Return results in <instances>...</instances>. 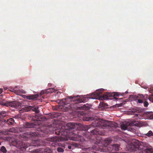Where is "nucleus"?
<instances>
[{
  "mask_svg": "<svg viewBox=\"0 0 153 153\" xmlns=\"http://www.w3.org/2000/svg\"><path fill=\"white\" fill-rule=\"evenodd\" d=\"M78 97V96H71L68 97L67 98L61 100L60 101V104L63 106V107L65 109L66 111L70 110L74 111L75 110L79 109L80 107L78 106V103L82 102H84L86 101L87 98H84L82 97H79L74 100V103L69 104L68 102V100H71L73 99H75Z\"/></svg>",
  "mask_w": 153,
  "mask_h": 153,
  "instance_id": "1",
  "label": "nucleus"
},
{
  "mask_svg": "<svg viewBox=\"0 0 153 153\" xmlns=\"http://www.w3.org/2000/svg\"><path fill=\"white\" fill-rule=\"evenodd\" d=\"M83 120L86 121L94 120L95 122L93 123L92 126L100 128H104L107 127L113 126H111V122L100 120L96 117H85L83 118Z\"/></svg>",
  "mask_w": 153,
  "mask_h": 153,
  "instance_id": "2",
  "label": "nucleus"
},
{
  "mask_svg": "<svg viewBox=\"0 0 153 153\" xmlns=\"http://www.w3.org/2000/svg\"><path fill=\"white\" fill-rule=\"evenodd\" d=\"M104 89L101 88L97 90L96 91L93 93L90 97L92 99H98L100 100H106L110 96V94L107 93L102 96H101L100 94L103 92Z\"/></svg>",
  "mask_w": 153,
  "mask_h": 153,
  "instance_id": "3",
  "label": "nucleus"
},
{
  "mask_svg": "<svg viewBox=\"0 0 153 153\" xmlns=\"http://www.w3.org/2000/svg\"><path fill=\"white\" fill-rule=\"evenodd\" d=\"M140 145V144L138 140H134L131 143L128 145L127 147L129 151L136 152V153H139L141 151Z\"/></svg>",
  "mask_w": 153,
  "mask_h": 153,
  "instance_id": "4",
  "label": "nucleus"
},
{
  "mask_svg": "<svg viewBox=\"0 0 153 153\" xmlns=\"http://www.w3.org/2000/svg\"><path fill=\"white\" fill-rule=\"evenodd\" d=\"M39 134L37 132H33L29 131L23 134L21 136L20 140L26 141L30 137H34L38 136Z\"/></svg>",
  "mask_w": 153,
  "mask_h": 153,
  "instance_id": "5",
  "label": "nucleus"
},
{
  "mask_svg": "<svg viewBox=\"0 0 153 153\" xmlns=\"http://www.w3.org/2000/svg\"><path fill=\"white\" fill-rule=\"evenodd\" d=\"M79 127V124L75 123H68L65 126V129L66 131H67L68 135L69 133L68 130H72L73 131L75 132V131H77Z\"/></svg>",
  "mask_w": 153,
  "mask_h": 153,
  "instance_id": "6",
  "label": "nucleus"
},
{
  "mask_svg": "<svg viewBox=\"0 0 153 153\" xmlns=\"http://www.w3.org/2000/svg\"><path fill=\"white\" fill-rule=\"evenodd\" d=\"M11 144L13 146L16 147L19 149H25L27 148L25 145L24 142L17 139L12 141Z\"/></svg>",
  "mask_w": 153,
  "mask_h": 153,
  "instance_id": "7",
  "label": "nucleus"
},
{
  "mask_svg": "<svg viewBox=\"0 0 153 153\" xmlns=\"http://www.w3.org/2000/svg\"><path fill=\"white\" fill-rule=\"evenodd\" d=\"M2 105L7 107L10 106L17 108L20 106V103L16 101H11L7 102L6 103L2 104Z\"/></svg>",
  "mask_w": 153,
  "mask_h": 153,
  "instance_id": "8",
  "label": "nucleus"
},
{
  "mask_svg": "<svg viewBox=\"0 0 153 153\" xmlns=\"http://www.w3.org/2000/svg\"><path fill=\"white\" fill-rule=\"evenodd\" d=\"M81 132H78V131H77L76 134L75 133L73 132L72 135H73V136H72V137H74V140L80 141H83L85 140V139L83 136L81 135Z\"/></svg>",
  "mask_w": 153,
  "mask_h": 153,
  "instance_id": "9",
  "label": "nucleus"
},
{
  "mask_svg": "<svg viewBox=\"0 0 153 153\" xmlns=\"http://www.w3.org/2000/svg\"><path fill=\"white\" fill-rule=\"evenodd\" d=\"M67 131H66L65 129H62L59 131V130H56L54 131V133H55L56 134L62 136H67L68 135Z\"/></svg>",
  "mask_w": 153,
  "mask_h": 153,
  "instance_id": "10",
  "label": "nucleus"
},
{
  "mask_svg": "<svg viewBox=\"0 0 153 153\" xmlns=\"http://www.w3.org/2000/svg\"><path fill=\"white\" fill-rule=\"evenodd\" d=\"M38 95L36 94H31L28 95H23V97L24 98L29 100H35L38 97Z\"/></svg>",
  "mask_w": 153,
  "mask_h": 153,
  "instance_id": "11",
  "label": "nucleus"
},
{
  "mask_svg": "<svg viewBox=\"0 0 153 153\" xmlns=\"http://www.w3.org/2000/svg\"><path fill=\"white\" fill-rule=\"evenodd\" d=\"M111 141V140L110 139L107 138L105 139L102 142V144L103 146V148L104 147H106L109 145Z\"/></svg>",
  "mask_w": 153,
  "mask_h": 153,
  "instance_id": "12",
  "label": "nucleus"
},
{
  "mask_svg": "<svg viewBox=\"0 0 153 153\" xmlns=\"http://www.w3.org/2000/svg\"><path fill=\"white\" fill-rule=\"evenodd\" d=\"M23 126L24 128H30L34 127V124L33 123H24Z\"/></svg>",
  "mask_w": 153,
  "mask_h": 153,
  "instance_id": "13",
  "label": "nucleus"
},
{
  "mask_svg": "<svg viewBox=\"0 0 153 153\" xmlns=\"http://www.w3.org/2000/svg\"><path fill=\"white\" fill-rule=\"evenodd\" d=\"M102 149L104 150V151L105 152H111L114 151L112 145L108 146L106 147H104V148H102Z\"/></svg>",
  "mask_w": 153,
  "mask_h": 153,
  "instance_id": "14",
  "label": "nucleus"
},
{
  "mask_svg": "<svg viewBox=\"0 0 153 153\" xmlns=\"http://www.w3.org/2000/svg\"><path fill=\"white\" fill-rule=\"evenodd\" d=\"M101 135V132L99 131L97 128H95L91 131V135Z\"/></svg>",
  "mask_w": 153,
  "mask_h": 153,
  "instance_id": "15",
  "label": "nucleus"
},
{
  "mask_svg": "<svg viewBox=\"0 0 153 153\" xmlns=\"http://www.w3.org/2000/svg\"><path fill=\"white\" fill-rule=\"evenodd\" d=\"M55 90L53 88H49L47 89V90L42 91L41 93V95L43 94L47 93L48 94L49 93H51L53 92H54Z\"/></svg>",
  "mask_w": 153,
  "mask_h": 153,
  "instance_id": "16",
  "label": "nucleus"
},
{
  "mask_svg": "<svg viewBox=\"0 0 153 153\" xmlns=\"http://www.w3.org/2000/svg\"><path fill=\"white\" fill-rule=\"evenodd\" d=\"M49 140L51 142H56L59 141L60 140L59 139V137L55 136L50 138Z\"/></svg>",
  "mask_w": 153,
  "mask_h": 153,
  "instance_id": "17",
  "label": "nucleus"
},
{
  "mask_svg": "<svg viewBox=\"0 0 153 153\" xmlns=\"http://www.w3.org/2000/svg\"><path fill=\"white\" fill-rule=\"evenodd\" d=\"M138 102L139 103H142L143 101L142 99H143L144 96L143 94L139 95V96L136 97Z\"/></svg>",
  "mask_w": 153,
  "mask_h": 153,
  "instance_id": "18",
  "label": "nucleus"
},
{
  "mask_svg": "<svg viewBox=\"0 0 153 153\" xmlns=\"http://www.w3.org/2000/svg\"><path fill=\"white\" fill-rule=\"evenodd\" d=\"M147 116L150 119H153V112L147 111L146 112Z\"/></svg>",
  "mask_w": 153,
  "mask_h": 153,
  "instance_id": "19",
  "label": "nucleus"
},
{
  "mask_svg": "<svg viewBox=\"0 0 153 153\" xmlns=\"http://www.w3.org/2000/svg\"><path fill=\"white\" fill-rule=\"evenodd\" d=\"M78 145L75 143H72L71 144V145H68V148L69 149H74V147H78Z\"/></svg>",
  "mask_w": 153,
  "mask_h": 153,
  "instance_id": "20",
  "label": "nucleus"
},
{
  "mask_svg": "<svg viewBox=\"0 0 153 153\" xmlns=\"http://www.w3.org/2000/svg\"><path fill=\"white\" fill-rule=\"evenodd\" d=\"M42 153H52L51 150L49 148H46L44 149H41Z\"/></svg>",
  "mask_w": 153,
  "mask_h": 153,
  "instance_id": "21",
  "label": "nucleus"
},
{
  "mask_svg": "<svg viewBox=\"0 0 153 153\" xmlns=\"http://www.w3.org/2000/svg\"><path fill=\"white\" fill-rule=\"evenodd\" d=\"M113 150L114 151H118L120 150L119 145L117 144H114L112 145Z\"/></svg>",
  "mask_w": 153,
  "mask_h": 153,
  "instance_id": "22",
  "label": "nucleus"
},
{
  "mask_svg": "<svg viewBox=\"0 0 153 153\" xmlns=\"http://www.w3.org/2000/svg\"><path fill=\"white\" fill-rule=\"evenodd\" d=\"M7 112L4 111L0 112V119H2L6 117L7 115Z\"/></svg>",
  "mask_w": 153,
  "mask_h": 153,
  "instance_id": "23",
  "label": "nucleus"
},
{
  "mask_svg": "<svg viewBox=\"0 0 153 153\" xmlns=\"http://www.w3.org/2000/svg\"><path fill=\"white\" fill-rule=\"evenodd\" d=\"M7 123L10 125H13V123L15 122L14 119L13 118H10L7 120Z\"/></svg>",
  "mask_w": 153,
  "mask_h": 153,
  "instance_id": "24",
  "label": "nucleus"
},
{
  "mask_svg": "<svg viewBox=\"0 0 153 153\" xmlns=\"http://www.w3.org/2000/svg\"><path fill=\"white\" fill-rule=\"evenodd\" d=\"M38 107L35 106H32V109L31 110L35 111L36 113H38L39 112V110L38 109Z\"/></svg>",
  "mask_w": 153,
  "mask_h": 153,
  "instance_id": "25",
  "label": "nucleus"
},
{
  "mask_svg": "<svg viewBox=\"0 0 153 153\" xmlns=\"http://www.w3.org/2000/svg\"><path fill=\"white\" fill-rule=\"evenodd\" d=\"M129 126H128L127 124H123V125L121 126V128L122 130H125L127 129H128Z\"/></svg>",
  "mask_w": 153,
  "mask_h": 153,
  "instance_id": "26",
  "label": "nucleus"
},
{
  "mask_svg": "<svg viewBox=\"0 0 153 153\" xmlns=\"http://www.w3.org/2000/svg\"><path fill=\"white\" fill-rule=\"evenodd\" d=\"M108 106V105L106 103H104L103 102H100L99 104V108H101L102 107H106Z\"/></svg>",
  "mask_w": 153,
  "mask_h": 153,
  "instance_id": "27",
  "label": "nucleus"
},
{
  "mask_svg": "<svg viewBox=\"0 0 153 153\" xmlns=\"http://www.w3.org/2000/svg\"><path fill=\"white\" fill-rule=\"evenodd\" d=\"M63 148H61L60 147H58L57 149V151L59 152H62L64 151V149L65 148L64 146H62Z\"/></svg>",
  "mask_w": 153,
  "mask_h": 153,
  "instance_id": "28",
  "label": "nucleus"
},
{
  "mask_svg": "<svg viewBox=\"0 0 153 153\" xmlns=\"http://www.w3.org/2000/svg\"><path fill=\"white\" fill-rule=\"evenodd\" d=\"M32 153H42V150L36 149L32 151Z\"/></svg>",
  "mask_w": 153,
  "mask_h": 153,
  "instance_id": "29",
  "label": "nucleus"
},
{
  "mask_svg": "<svg viewBox=\"0 0 153 153\" xmlns=\"http://www.w3.org/2000/svg\"><path fill=\"white\" fill-rule=\"evenodd\" d=\"M32 109V106H29L28 107H25V110L26 111H31Z\"/></svg>",
  "mask_w": 153,
  "mask_h": 153,
  "instance_id": "30",
  "label": "nucleus"
},
{
  "mask_svg": "<svg viewBox=\"0 0 153 153\" xmlns=\"http://www.w3.org/2000/svg\"><path fill=\"white\" fill-rule=\"evenodd\" d=\"M0 150L1 151L4 153H6L7 152L6 148L4 146H2L1 147Z\"/></svg>",
  "mask_w": 153,
  "mask_h": 153,
  "instance_id": "31",
  "label": "nucleus"
},
{
  "mask_svg": "<svg viewBox=\"0 0 153 153\" xmlns=\"http://www.w3.org/2000/svg\"><path fill=\"white\" fill-rule=\"evenodd\" d=\"M140 115L139 114H135L134 116L133 117L134 118L137 119H140Z\"/></svg>",
  "mask_w": 153,
  "mask_h": 153,
  "instance_id": "32",
  "label": "nucleus"
},
{
  "mask_svg": "<svg viewBox=\"0 0 153 153\" xmlns=\"http://www.w3.org/2000/svg\"><path fill=\"white\" fill-rule=\"evenodd\" d=\"M82 109H88L89 108L88 104H86L84 105L82 107Z\"/></svg>",
  "mask_w": 153,
  "mask_h": 153,
  "instance_id": "33",
  "label": "nucleus"
},
{
  "mask_svg": "<svg viewBox=\"0 0 153 153\" xmlns=\"http://www.w3.org/2000/svg\"><path fill=\"white\" fill-rule=\"evenodd\" d=\"M146 135L148 137H150L153 135V133L151 131H149Z\"/></svg>",
  "mask_w": 153,
  "mask_h": 153,
  "instance_id": "34",
  "label": "nucleus"
},
{
  "mask_svg": "<svg viewBox=\"0 0 153 153\" xmlns=\"http://www.w3.org/2000/svg\"><path fill=\"white\" fill-rule=\"evenodd\" d=\"M9 131L12 132L16 133L17 130L14 128H12L9 129Z\"/></svg>",
  "mask_w": 153,
  "mask_h": 153,
  "instance_id": "35",
  "label": "nucleus"
},
{
  "mask_svg": "<svg viewBox=\"0 0 153 153\" xmlns=\"http://www.w3.org/2000/svg\"><path fill=\"white\" fill-rule=\"evenodd\" d=\"M83 127L84 128L83 129L85 131H87L90 128L89 126H83Z\"/></svg>",
  "mask_w": 153,
  "mask_h": 153,
  "instance_id": "36",
  "label": "nucleus"
},
{
  "mask_svg": "<svg viewBox=\"0 0 153 153\" xmlns=\"http://www.w3.org/2000/svg\"><path fill=\"white\" fill-rule=\"evenodd\" d=\"M149 100L152 102H153V94L150 95L149 97Z\"/></svg>",
  "mask_w": 153,
  "mask_h": 153,
  "instance_id": "37",
  "label": "nucleus"
},
{
  "mask_svg": "<svg viewBox=\"0 0 153 153\" xmlns=\"http://www.w3.org/2000/svg\"><path fill=\"white\" fill-rule=\"evenodd\" d=\"M119 95V93H114L113 94V96H114V99H117V98L116 97H115V96H118Z\"/></svg>",
  "mask_w": 153,
  "mask_h": 153,
  "instance_id": "38",
  "label": "nucleus"
},
{
  "mask_svg": "<svg viewBox=\"0 0 153 153\" xmlns=\"http://www.w3.org/2000/svg\"><path fill=\"white\" fill-rule=\"evenodd\" d=\"M149 105V103L147 101H145L144 102V105L145 107H147Z\"/></svg>",
  "mask_w": 153,
  "mask_h": 153,
  "instance_id": "39",
  "label": "nucleus"
},
{
  "mask_svg": "<svg viewBox=\"0 0 153 153\" xmlns=\"http://www.w3.org/2000/svg\"><path fill=\"white\" fill-rule=\"evenodd\" d=\"M36 141V143L34 144V145L33 146H40V144L39 143H37L38 142V140H37L36 141Z\"/></svg>",
  "mask_w": 153,
  "mask_h": 153,
  "instance_id": "40",
  "label": "nucleus"
},
{
  "mask_svg": "<svg viewBox=\"0 0 153 153\" xmlns=\"http://www.w3.org/2000/svg\"><path fill=\"white\" fill-rule=\"evenodd\" d=\"M87 132H82V134L83 136H85V137H87L88 138V137L87 136Z\"/></svg>",
  "mask_w": 153,
  "mask_h": 153,
  "instance_id": "41",
  "label": "nucleus"
},
{
  "mask_svg": "<svg viewBox=\"0 0 153 153\" xmlns=\"http://www.w3.org/2000/svg\"><path fill=\"white\" fill-rule=\"evenodd\" d=\"M146 153H153V150H148Z\"/></svg>",
  "mask_w": 153,
  "mask_h": 153,
  "instance_id": "42",
  "label": "nucleus"
},
{
  "mask_svg": "<svg viewBox=\"0 0 153 153\" xmlns=\"http://www.w3.org/2000/svg\"><path fill=\"white\" fill-rule=\"evenodd\" d=\"M14 91H13V92L16 93V94H18V91H16V90H13Z\"/></svg>",
  "mask_w": 153,
  "mask_h": 153,
  "instance_id": "43",
  "label": "nucleus"
},
{
  "mask_svg": "<svg viewBox=\"0 0 153 153\" xmlns=\"http://www.w3.org/2000/svg\"><path fill=\"white\" fill-rule=\"evenodd\" d=\"M2 92H3V89L1 88H0V94Z\"/></svg>",
  "mask_w": 153,
  "mask_h": 153,
  "instance_id": "44",
  "label": "nucleus"
},
{
  "mask_svg": "<svg viewBox=\"0 0 153 153\" xmlns=\"http://www.w3.org/2000/svg\"><path fill=\"white\" fill-rule=\"evenodd\" d=\"M6 121L7 120H2V122H4L5 123H7V122H6Z\"/></svg>",
  "mask_w": 153,
  "mask_h": 153,
  "instance_id": "45",
  "label": "nucleus"
},
{
  "mask_svg": "<svg viewBox=\"0 0 153 153\" xmlns=\"http://www.w3.org/2000/svg\"><path fill=\"white\" fill-rule=\"evenodd\" d=\"M32 120H35L34 119L33 117V118H32Z\"/></svg>",
  "mask_w": 153,
  "mask_h": 153,
  "instance_id": "46",
  "label": "nucleus"
},
{
  "mask_svg": "<svg viewBox=\"0 0 153 153\" xmlns=\"http://www.w3.org/2000/svg\"><path fill=\"white\" fill-rule=\"evenodd\" d=\"M41 131L43 132V133H44L45 132V131L43 130H41Z\"/></svg>",
  "mask_w": 153,
  "mask_h": 153,
  "instance_id": "47",
  "label": "nucleus"
},
{
  "mask_svg": "<svg viewBox=\"0 0 153 153\" xmlns=\"http://www.w3.org/2000/svg\"><path fill=\"white\" fill-rule=\"evenodd\" d=\"M131 130H132V128H131Z\"/></svg>",
  "mask_w": 153,
  "mask_h": 153,
  "instance_id": "48",
  "label": "nucleus"
},
{
  "mask_svg": "<svg viewBox=\"0 0 153 153\" xmlns=\"http://www.w3.org/2000/svg\"><path fill=\"white\" fill-rule=\"evenodd\" d=\"M1 143L0 142V145H1Z\"/></svg>",
  "mask_w": 153,
  "mask_h": 153,
  "instance_id": "49",
  "label": "nucleus"
}]
</instances>
